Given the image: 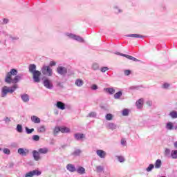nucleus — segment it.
Masks as SVG:
<instances>
[{"mask_svg":"<svg viewBox=\"0 0 177 177\" xmlns=\"http://www.w3.org/2000/svg\"><path fill=\"white\" fill-rule=\"evenodd\" d=\"M23 73L19 74L17 69L12 68L10 72L6 73L5 82H6V84H16L23 80Z\"/></svg>","mask_w":177,"mask_h":177,"instance_id":"f257e3e1","label":"nucleus"},{"mask_svg":"<svg viewBox=\"0 0 177 177\" xmlns=\"http://www.w3.org/2000/svg\"><path fill=\"white\" fill-rule=\"evenodd\" d=\"M17 84H14L11 87H8L6 86L1 88V97H6L8 93H13L16 89H17Z\"/></svg>","mask_w":177,"mask_h":177,"instance_id":"f03ea898","label":"nucleus"},{"mask_svg":"<svg viewBox=\"0 0 177 177\" xmlns=\"http://www.w3.org/2000/svg\"><path fill=\"white\" fill-rule=\"evenodd\" d=\"M64 35L65 37H67L68 39H73V41H76L77 42H80V44L85 42V40H84V38H82L81 36L78 35H75L70 32H65Z\"/></svg>","mask_w":177,"mask_h":177,"instance_id":"7ed1b4c3","label":"nucleus"},{"mask_svg":"<svg viewBox=\"0 0 177 177\" xmlns=\"http://www.w3.org/2000/svg\"><path fill=\"white\" fill-rule=\"evenodd\" d=\"M41 73L43 75H46L47 77H52V75H53V71L50 66L46 65L42 66Z\"/></svg>","mask_w":177,"mask_h":177,"instance_id":"20e7f679","label":"nucleus"},{"mask_svg":"<svg viewBox=\"0 0 177 177\" xmlns=\"http://www.w3.org/2000/svg\"><path fill=\"white\" fill-rule=\"evenodd\" d=\"M95 154L99 157V158H101L102 160H104L106 157H107V152L103 149H97L95 151Z\"/></svg>","mask_w":177,"mask_h":177,"instance_id":"39448f33","label":"nucleus"},{"mask_svg":"<svg viewBox=\"0 0 177 177\" xmlns=\"http://www.w3.org/2000/svg\"><path fill=\"white\" fill-rule=\"evenodd\" d=\"M43 85L46 89H53V83L48 78L43 80Z\"/></svg>","mask_w":177,"mask_h":177,"instance_id":"423d86ee","label":"nucleus"},{"mask_svg":"<svg viewBox=\"0 0 177 177\" xmlns=\"http://www.w3.org/2000/svg\"><path fill=\"white\" fill-rule=\"evenodd\" d=\"M32 74L34 82H35L36 84H39V82H41V71H37V72H35Z\"/></svg>","mask_w":177,"mask_h":177,"instance_id":"0eeeda50","label":"nucleus"},{"mask_svg":"<svg viewBox=\"0 0 177 177\" xmlns=\"http://www.w3.org/2000/svg\"><path fill=\"white\" fill-rule=\"evenodd\" d=\"M73 136L75 140H77L78 142H84V140L86 138L85 134L82 133H76Z\"/></svg>","mask_w":177,"mask_h":177,"instance_id":"6e6552de","label":"nucleus"},{"mask_svg":"<svg viewBox=\"0 0 177 177\" xmlns=\"http://www.w3.org/2000/svg\"><path fill=\"white\" fill-rule=\"evenodd\" d=\"M115 55H118L119 56H123L124 57H126L127 59H129V60H132L133 62H139L138 59H136L135 57L127 55V54H122L121 53H115Z\"/></svg>","mask_w":177,"mask_h":177,"instance_id":"1a4fd4ad","label":"nucleus"},{"mask_svg":"<svg viewBox=\"0 0 177 177\" xmlns=\"http://www.w3.org/2000/svg\"><path fill=\"white\" fill-rule=\"evenodd\" d=\"M57 73L60 75H66V74H67V68L64 66H58L57 68Z\"/></svg>","mask_w":177,"mask_h":177,"instance_id":"9d476101","label":"nucleus"},{"mask_svg":"<svg viewBox=\"0 0 177 177\" xmlns=\"http://www.w3.org/2000/svg\"><path fill=\"white\" fill-rule=\"evenodd\" d=\"M66 169H67V171H68V172H71V174H73L74 172H76L77 167H75V165L71 164V163H68L66 165Z\"/></svg>","mask_w":177,"mask_h":177,"instance_id":"9b49d317","label":"nucleus"},{"mask_svg":"<svg viewBox=\"0 0 177 177\" xmlns=\"http://www.w3.org/2000/svg\"><path fill=\"white\" fill-rule=\"evenodd\" d=\"M32 153L35 161H39V160H41V153L39 151L33 150Z\"/></svg>","mask_w":177,"mask_h":177,"instance_id":"f8f14e48","label":"nucleus"},{"mask_svg":"<svg viewBox=\"0 0 177 177\" xmlns=\"http://www.w3.org/2000/svg\"><path fill=\"white\" fill-rule=\"evenodd\" d=\"M28 153H29V151L27 149H24V148L18 149V153L20 154V156H23L24 157H26V156H27Z\"/></svg>","mask_w":177,"mask_h":177,"instance_id":"ddd939ff","label":"nucleus"},{"mask_svg":"<svg viewBox=\"0 0 177 177\" xmlns=\"http://www.w3.org/2000/svg\"><path fill=\"white\" fill-rule=\"evenodd\" d=\"M6 37H7V38H9V39L12 41V42H17V41H19V39H20V37H19V36H15L9 34H6Z\"/></svg>","mask_w":177,"mask_h":177,"instance_id":"4468645a","label":"nucleus"},{"mask_svg":"<svg viewBox=\"0 0 177 177\" xmlns=\"http://www.w3.org/2000/svg\"><path fill=\"white\" fill-rule=\"evenodd\" d=\"M21 98L24 103H28L30 102V95L28 94H21Z\"/></svg>","mask_w":177,"mask_h":177,"instance_id":"2eb2a0df","label":"nucleus"},{"mask_svg":"<svg viewBox=\"0 0 177 177\" xmlns=\"http://www.w3.org/2000/svg\"><path fill=\"white\" fill-rule=\"evenodd\" d=\"M30 121H32L33 124H41V119L35 115L31 116Z\"/></svg>","mask_w":177,"mask_h":177,"instance_id":"dca6fc26","label":"nucleus"},{"mask_svg":"<svg viewBox=\"0 0 177 177\" xmlns=\"http://www.w3.org/2000/svg\"><path fill=\"white\" fill-rule=\"evenodd\" d=\"M107 129H111V131H114V129H117V124L113 122H108L106 124Z\"/></svg>","mask_w":177,"mask_h":177,"instance_id":"f3484780","label":"nucleus"},{"mask_svg":"<svg viewBox=\"0 0 177 177\" xmlns=\"http://www.w3.org/2000/svg\"><path fill=\"white\" fill-rule=\"evenodd\" d=\"M37 131L39 133H45L46 132V127L45 125H40L37 128Z\"/></svg>","mask_w":177,"mask_h":177,"instance_id":"a211bd4d","label":"nucleus"},{"mask_svg":"<svg viewBox=\"0 0 177 177\" xmlns=\"http://www.w3.org/2000/svg\"><path fill=\"white\" fill-rule=\"evenodd\" d=\"M37 71H37V65L35 64L29 65V73H30V74H34V73H36Z\"/></svg>","mask_w":177,"mask_h":177,"instance_id":"6ab92c4d","label":"nucleus"},{"mask_svg":"<svg viewBox=\"0 0 177 177\" xmlns=\"http://www.w3.org/2000/svg\"><path fill=\"white\" fill-rule=\"evenodd\" d=\"M104 92H106V93H109V95H114L115 93V90L114 88L108 87L104 88Z\"/></svg>","mask_w":177,"mask_h":177,"instance_id":"aec40b11","label":"nucleus"},{"mask_svg":"<svg viewBox=\"0 0 177 177\" xmlns=\"http://www.w3.org/2000/svg\"><path fill=\"white\" fill-rule=\"evenodd\" d=\"M56 106L57 109H59L60 110L66 109V104L62 102H60V101L57 102Z\"/></svg>","mask_w":177,"mask_h":177,"instance_id":"412c9836","label":"nucleus"},{"mask_svg":"<svg viewBox=\"0 0 177 177\" xmlns=\"http://www.w3.org/2000/svg\"><path fill=\"white\" fill-rule=\"evenodd\" d=\"M143 98L139 99L138 101H136V106L137 109H142V107H143Z\"/></svg>","mask_w":177,"mask_h":177,"instance_id":"4be33fe9","label":"nucleus"},{"mask_svg":"<svg viewBox=\"0 0 177 177\" xmlns=\"http://www.w3.org/2000/svg\"><path fill=\"white\" fill-rule=\"evenodd\" d=\"M59 132H61V127L55 126L53 130V133L55 136L59 135Z\"/></svg>","mask_w":177,"mask_h":177,"instance_id":"5701e85b","label":"nucleus"},{"mask_svg":"<svg viewBox=\"0 0 177 177\" xmlns=\"http://www.w3.org/2000/svg\"><path fill=\"white\" fill-rule=\"evenodd\" d=\"M76 172L80 175H84L86 174V170L83 167L80 166L77 169H76Z\"/></svg>","mask_w":177,"mask_h":177,"instance_id":"b1692460","label":"nucleus"},{"mask_svg":"<svg viewBox=\"0 0 177 177\" xmlns=\"http://www.w3.org/2000/svg\"><path fill=\"white\" fill-rule=\"evenodd\" d=\"M40 154H48L49 153V149L44 147V148H40L37 150Z\"/></svg>","mask_w":177,"mask_h":177,"instance_id":"393cba45","label":"nucleus"},{"mask_svg":"<svg viewBox=\"0 0 177 177\" xmlns=\"http://www.w3.org/2000/svg\"><path fill=\"white\" fill-rule=\"evenodd\" d=\"M75 85H76V86H78L79 88H81V86L84 85V80H82V79H77L75 82Z\"/></svg>","mask_w":177,"mask_h":177,"instance_id":"a878e982","label":"nucleus"},{"mask_svg":"<svg viewBox=\"0 0 177 177\" xmlns=\"http://www.w3.org/2000/svg\"><path fill=\"white\" fill-rule=\"evenodd\" d=\"M113 8L114 12L116 15H120V13H122L123 12L122 9L120 8L118 6H114Z\"/></svg>","mask_w":177,"mask_h":177,"instance_id":"bb28decb","label":"nucleus"},{"mask_svg":"<svg viewBox=\"0 0 177 177\" xmlns=\"http://www.w3.org/2000/svg\"><path fill=\"white\" fill-rule=\"evenodd\" d=\"M71 132V130L68 127H61V133H70Z\"/></svg>","mask_w":177,"mask_h":177,"instance_id":"cd10ccee","label":"nucleus"},{"mask_svg":"<svg viewBox=\"0 0 177 177\" xmlns=\"http://www.w3.org/2000/svg\"><path fill=\"white\" fill-rule=\"evenodd\" d=\"M127 37L129 38H143V35L139 34L127 35Z\"/></svg>","mask_w":177,"mask_h":177,"instance_id":"c85d7f7f","label":"nucleus"},{"mask_svg":"<svg viewBox=\"0 0 177 177\" xmlns=\"http://www.w3.org/2000/svg\"><path fill=\"white\" fill-rule=\"evenodd\" d=\"M171 85L170 83L165 82L162 85V88L166 90L171 89Z\"/></svg>","mask_w":177,"mask_h":177,"instance_id":"c756f323","label":"nucleus"},{"mask_svg":"<svg viewBox=\"0 0 177 177\" xmlns=\"http://www.w3.org/2000/svg\"><path fill=\"white\" fill-rule=\"evenodd\" d=\"M166 129H167L168 131H172V129H174V124H172V122H169L167 123Z\"/></svg>","mask_w":177,"mask_h":177,"instance_id":"7c9ffc66","label":"nucleus"},{"mask_svg":"<svg viewBox=\"0 0 177 177\" xmlns=\"http://www.w3.org/2000/svg\"><path fill=\"white\" fill-rule=\"evenodd\" d=\"M171 158H173V160H176L177 158V150H172L171 151V154H170Z\"/></svg>","mask_w":177,"mask_h":177,"instance_id":"2f4dec72","label":"nucleus"},{"mask_svg":"<svg viewBox=\"0 0 177 177\" xmlns=\"http://www.w3.org/2000/svg\"><path fill=\"white\" fill-rule=\"evenodd\" d=\"M161 164H162L161 160L158 159V160L156 161V162H155V168H156V169H158L161 168Z\"/></svg>","mask_w":177,"mask_h":177,"instance_id":"473e14b6","label":"nucleus"},{"mask_svg":"<svg viewBox=\"0 0 177 177\" xmlns=\"http://www.w3.org/2000/svg\"><path fill=\"white\" fill-rule=\"evenodd\" d=\"M31 172L33 176H39V175L41 174V171L39 170H32Z\"/></svg>","mask_w":177,"mask_h":177,"instance_id":"72a5a7b5","label":"nucleus"},{"mask_svg":"<svg viewBox=\"0 0 177 177\" xmlns=\"http://www.w3.org/2000/svg\"><path fill=\"white\" fill-rule=\"evenodd\" d=\"M122 96V92L118 91L116 93L114 94L113 97L114 99H120Z\"/></svg>","mask_w":177,"mask_h":177,"instance_id":"f704fd0d","label":"nucleus"},{"mask_svg":"<svg viewBox=\"0 0 177 177\" xmlns=\"http://www.w3.org/2000/svg\"><path fill=\"white\" fill-rule=\"evenodd\" d=\"M122 114L124 117H127V115H129V109H124L122 111Z\"/></svg>","mask_w":177,"mask_h":177,"instance_id":"c9c22d12","label":"nucleus"},{"mask_svg":"<svg viewBox=\"0 0 177 177\" xmlns=\"http://www.w3.org/2000/svg\"><path fill=\"white\" fill-rule=\"evenodd\" d=\"M169 117L171 118H177V111H171L169 114Z\"/></svg>","mask_w":177,"mask_h":177,"instance_id":"e433bc0d","label":"nucleus"},{"mask_svg":"<svg viewBox=\"0 0 177 177\" xmlns=\"http://www.w3.org/2000/svg\"><path fill=\"white\" fill-rule=\"evenodd\" d=\"M16 129L19 133H23V126L21 124H17Z\"/></svg>","mask_w":177,"mask_h":177,"instance_id":"4c0bfd02","label":"nucleus"},{"mask_svg":"<svg viewBox=\"0 0 177 177\" xmlns=\"http://www.w3.org/2000/svg\"><path fill=\"white\" fill-rule=\"evenodd\" d=\"M96 171L98 174H100V172H103V171H104V167L100 165L96 166Z\"/></svg>","mask_w":177,"mask_h":177,"instance_id":"58836bf2","label":"nucleus"},{"mask_svg":"<svg viewBox=\"0 0 177 177\" xmlns=\"http://www.w3.org/2000/svg\"><path fill=\"white\" fill-rule=\"evenodd\" d=\"M116 158L119 162H125V158H124V156H116Z\"/></svg>","mask_w":177,"mask_h":177,"instance_id":"ea45409f","label":"nucleus"},{"mask_svg":"<svg viewBox=\"0 0 177 177\" xmlns=\"http://www.w3.org/2000/svg\"><path fill=\"white\" fill-rule=\"evenodd\" d=\"M154 169V165L150 164L148 167L146 169L147 172H151Z\"/></svg>","mask_w":177,"mask_h":177,"instance_id":"a19ab883","label":"nucleus"},{"mask_svg":"<svg viewBox=\"0 0 177 177\" xmlns=\"http://www.w3.org/2000/svg\"><path fill=\"white\" fill-rule=\"evenodd\" d=\"M105 118H106V121H111V120H113V114L107 113L105 115Z\"/></svg>","mask_w":177,"mask_h":177,"instance_id":"79ce46f5","label":"nucleus"},{"mask_svg":"<svg viewBox=\"0 0 177 177\" xmlns=\"http://www.w3.org/2000/svg\"><path fill=\"white\" fill-rule=\"evenodd\" d=\"M92 69L94 70V71H96L97 70H99V64L93 63L92 64Z\"/></svg>","mask_w":177,"mask_h":177,"instance_id":"37998d69","label":"nucleus"},{"mask_svg":"<svg viewBox=\"0 0 177 177\" xmlns=\"http://www.w3.org/2000/svg\"><path fill=\"white\" fill-rule=\"evenodd\" d=\"M25 129L28 135H30L34 132V129H29L28 127H26Z\"/></svg>","mask_w":177,"mask_h":177,"instance_id":"c03bdc74","label":"nucleus"},{"mask_svg":"<svg viewBox=\"0 0 177 177\" xmlns=\"http://www.w3.org/2000/svg\"><path fill=\"white\" fill-rule=\"evenodd\" d=\"M169 154L171 155V149L166 148L165 149V156H168Z\"/></svg>","mask_w":177,"mask_h":177,"instance_id":"a18cd8bd","label":"nucleus"},{"mask_svg":"<svg viewBox=\"0 0 177 177\" xmlns=\"http://www.w3.org/2000/svg\"><path fill=\"white\" fill-rule=\"evenodd\" d=\"M80 154H81V150L80 149H76L73 153V156H80Z\"/></svg>","mask_w":177,"mask_h":177,"instance_id":"49530a36","label":"nucleus"},{"mask_svg":"<svg viewBox=\"0 0 177 177\" xmlns=\"http://www.w3.org/2000/svg\"><path fill=\"white\" fill-rule=\"evenodd\" d=\"M32 140H35V142H38V140H39V136L38 135L32 136Z\"/></svg>","mask_w":177,"mask_h":177,"instance_id":"de8ad7c7","label":"nucleus"},{"mask_svg":"<svg viewBox=\"0 0 177 177\" xmlns=\"http://www.w3.org/2000/svg\"><path fill=\"white\" fill-rule=\"evenodd\" d=\"M107 71H109V67L107 66H104L100 69L101 73H106Z\"/></svg>","mask_w":177,"mask_h":177,"instance_id":"09e8293b","label":"nucleus"},{"mask_svg":"<svg viewBox=\"0 0 177 177\" xmlns=\"http://www.w3.org/2000/svg\"><path fill=\"white\" fill-rule=\"evenodd\" d=\"M96 112H91L89 114H88V117H91V118H96Z\"/></svg>","mask_w":177,"mask_h":177,"instance_id":"8fccbe9b","label":"nucleus"},{"mask_svg":"<svg viewBox=\"0 0 177 177\" xmlns=\"http://www.w3.org/2000/svg\"><path fill=\"white\" fill-rule=\"evenodd\" d=\"M3 153H4V154L9 155V154H10V150L9 149L5 148L3 150Z\"/></svg>","mask_w":177,"mask_h":177,"instance_id":"3c124183","label":"nucleus"},{"mask_svg":"<svg viewBox=\"0 0 177 177\" xmlns=\"http://www.w3.org/2000/svg\"><path fill=\"white\" fill-rule=\"evenodd\" d=\"M24 177H34V176H32V172L30 171L26 173V174Z\"/></svg>","mask_w":177,"mask_h":177,"instance_id":"603ef678","label":"nucleus"},{"mask_svg":"<svg viewBox=\"0 0 177 177\" xmlns=\"http://www.w3.org/2000/svg\"><path fill=\"white\" fill-rule=\"evenodd\" d=\"M3 121L6 122V124H9V122H10V118L6 117L3 119Z\"/></svg>","mask_w":177,"mask_h":177,"instance_id":"864d4df0","label":"nucleus"},{"mask_svg":"<svg viewBox=\"0 0 177 177\" xmlns=\"http://www.w3.org/2000/svg\"><path fill=\"white\" fill-rule=\"evenodd\" d=\"M127 145V141L124 139L121 140V145L122 146H126Z\"/></svg>","mask_w":177,"mask_h":177,"instance_id":"5fc2aeb1","label":"nucleus"},{"mask_svg":"<svg viewBox=\"0 0 177 177\" xmlns=\"http://www.w3.org/2000/svg\"><path fill=\"white\" fill-rule=\"evenodd\" d=\"M91 89L93 91H96L97 89V85L96 84H93L92 86H91Z\"/></svg>","mask_w":177,"mask_h":177,"instance_id":"6e6d98bb","label":"nucleus"},{"mask_svg":"<svg viewBox=\"0 0 177 177\" xmlns=\"http://www.w3.org/2000/svg\"><path fill=\"white\" fill-rule=\"evenodd\" d=\"M50 67H53L54 66H56V62H53V61H51L50 62Z\"/></svg>","mask_w":177,"mask_h":177,"instance_id":"4d7b16f0","label":"nucleus"},{"mask_svg":"<svg viewBox=\"0 0 177 177\" xmlns=\"http://www.w3.org/2000/svg\"><path fill=\"white\" fill-rule=\"evenodd\" d=\"M124 74H125L126 75H129L131 74V71H129V70H125V71H124Z\"/></svg>","mask_w":177,"mask_h":177,"instance_id":"13d9d810","label":"nucleus"},{"mask_svg":"<svg viewBox=\"0 0 177 177\" xmlns=\"http://www.w3.org/2000/svg\"><path fill=\"white\" fill-rule=\"evenodd\" d=\"M147 106H149V107H150L152 106L153 102L151 101H147Z\"/></svg>","mask_w":177,"mask_h":177,"instance_id":"bf43d9fd","label":"nucleus"},{"mask_svg":"<svg viewBox=\"0 0 177 177\" xmlns=\"http://www.w3.org/2000/svg\"><path fill=\"white\" fill-rule=\"evenodd\" d=\"M8 21H8V19H4L3 20V23L4 24H7Z\"/></svg>","mask_w":177,"mask_h":177,"instance_id":"052dcab7","label":"nucleus"},{"mask_svg":"<svg viewBox=\"0 0 177 177\" xmlns=\"http://www.w3.org/2000/svg\"><path fill=\"white\" fill-rule=\"evenodd\" d=\"M2 151V148L0 147V151Z\"/></svg>","mask_w":177,"mask_h":177,"instance_id":"680f3d73","label":"nucleus"}]
</instances>
